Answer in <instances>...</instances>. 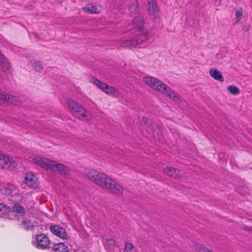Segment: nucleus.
<instances>
[{"mask_svg": "<svg viewBox=\"0 0 252 252\" xmlns=\"http://www.w3.org/2000/svg\"><path fill=\"white\" fill-rule=\"evenodd\" d=\"M148 10L150 17L152 19H156L158 17L159 9L156 0H148Z\"/></svg>", "mask_w": 252, "mask_h": 252, "instance_id": "9d476101", "label": "nucleus"}, {"mask_svg": "<svg viewBox=\"0 0 252 252\" xmlns=\"http://www.w3.org/2000/svg\"><path fill=\"white\" fill-rule=\"evenodd\" d=\"M148 121H149V120L147 118L143 117L142 120V123L144 124H146L147 123H148Z\"/></svg>", "mask_w": 252, "mask_h": 252, "instance_id": "7c9ffc66", "label": "nucleus"}, {"mask_svg": "<svg viewBox=\"0 0 252 252\" xmlns=\"http://www.w3.org/2000/svg\"><path fill=\"white\" fill-rule=\"evenodd\" d=\"M12 210L17 217L24 216L25 213V208L19 204L14 205Z\"/></svg>", "mask_w": 252, "mask_h": 252, "instance_id": "a211bd4d", "label": "nucleus"}, {"mask_svg": "<svg viewBox=\"0 0 252 252\" xmlns=\"http://www.w3.org/2000/svg\"><path fill=\"white\" fill-rule=\"evenodd\" d=\"M16 190V187L11 184L6 185L0 189V191L2 193L6 195L11 194L12 195Z\"/></svg>", "mask_w": 252, "mask_h": 252, "instance_id": "2eb2a0df", "label": "nucleus"}, {"mask_svg": "<svg viewBox=\"0 0 252 252\" xmlns=\"http://www.w3.org/2000/svg\"><path fill=\"white\" fill-rule=\"evenodd\" d=\"M32 65L33 67L37 71H40L43 69V67L41 64L40 63L37 61H32Z\"/></svg>", "mask_w": 252, "mask_h": 252, "instance_id": "a878e982", "label": "nucleus"}, {"mask_svg": "<svg viewBox=\"0 0 252 252\" xmlns=\"http://www.w3.org/2000/svg\"><path fill=\"white\" fill-rule=\"evenodd\" d=\"M19 165L18 163L13 158L0 152V166L4 169L12 171Z\"/></svg>", "mask_w": 252, "mask_h": 252, "instance_id": "0eeeda50", "label": "nucleus"}, {"mask_svg": "<svg viewBox=\"0 0 252 252\" xmlns=\"http://www.w3.org/2000/svg\"><path fill=\"white\" fill-rule=\"evenodd\" d=\"M138 3L136 1L133 2L129 7L130 11L133 14H136L138 11Z\"/></svg>", "mask_w": 252, "mask_h": 252, "instance_id": "b1692460", "label": "nucleus"}, {"mask_svg": "<svg viewBox=\"0 0 252 252\" xmlns=\"http://www.w3.org/2000/svg\"><path fill=\"white\" fill-rule=\"evenodd\" d=\"M0 99L14 105L17 104L19 100V98L17 96H11L10 94L1 92H0Z\"/></svg>", "mask_w": 252, "mask_h": 252, "instance_id": "4468645a", "label": "nucleus"}, {"mask_svg": "<svg viewBox=\"0 0 252 252\" xmlns=\"http://www.w3.org/2000/svg\"><path fill=\"white\" fill-rule=\"evenodd\" d=\"M50 230L54 235L63 240L68 238V235L65 229L59 225L51 226Z\"/></svg>", "mask_w": 252, "mask_h": 252, "instance_id": "1a4fd4ad", "label": "nucleus"}, {"mask_svg": "<svg viewBox=\"0 0 252 252\" xmlns=\"http://www.w3.org/2000/svg\"><path fill=\"white\" fill-rule=\"evenodd\" d=\"M115 246V242L112 239H110L106 241L105 248L108 250H112Z\"/></svg>", "mask_w": 252, "mask_h": 252, "instance_id": "5701e85b", "label": "nucleus"}, {"mask_svg": "<svg viewBox=\"0 0 252 252\" xmlns=\"http://www.w3.org/2000/svg\"><path fill=\"white\" fill-rule=\"evenodd\" d=\"M67 105L76 117L82 121H86L90 118V114L81 105L72 99L67 101Z\"/></svg>", "mask_w": 252, "mask_h": 252, "instance_id": "39448f33", "label": "nucleus"}, {"mask_svg": "<svg viewBox=\"0 0 252 252\" xmlns=\"http://www.w3.org/2000/svg\"><path fill=\"white\" fill-rule=\"evenodd\" d=\"M144 22L140 15L136 16L132 20L133 28L137 29V36L132 40H123L121 46L126 48H134L145 41L148 38L147 30L143 28Z\"/></svg>", "mask_w": 252, "mask_h": 252, "instance_id": "f03ea898", "label": "nucleus"}, {"mask_svg": "<svg viewBox=\"0 0 252 252\" xmlns=\"http://www.w3.org/2000/svg\"><path fill=\"white\" fill-rule=\"evenodd\" d=\"M227 89L231 94L234 95L240 93L238 88L233 85L229 86Z\"/></svg>", "mask_w": 252, "mask_h": 252, "instance_id": "393cba45", "label": "nucleus"}, {"mask_svg": "<svg viewBox=\"0 0 252 252\" xmlns=\"http://www.w3.org/2000/svg\"><path fill=\"white\" fill-rule=\"evenodd\" d=\"M21 226L26 230H31L35 226L36 222L31 216H24L22 219Z\"/></svg>", "mask_w": 252, "mask_h": 252, "instance_id": "9b49d317", "label": "nucleus"}, {"mask_svg": "<svg viewBox=\"0 0 252 252\" xmlns=\"http://www.w3.org/2000/svg\"><path fill=\"white\" fill-rule=\"evenodd\" d=\"M8 210V207L4 204L0 203V213H5Z\"/></svg>", "mask_w": 252, "mask_h": 252, "instance_id": "c85d7f7f", "label": "nucleus"}, {"mask_svg": "<svg viewBox=\"0 0 252 252\" xmlns=\"http://www.w3.org/2000/svg\"><path fill=\"white\" fill-rule=\"evenodd\" d=\"M195 249L198 252H212L206 248L204 246L201 244H195Z\"/></svg>", "mask_w": 252, "mask_h": 252, "instance_id": "4be33fe9", "label": "nucleus"}, {"mask_svg": "<svg viewBox=\"0 0 252 252\" xmlns=\"http://www.w3.org/2000/svg\"><path fill=\"white\" fill-rule=\"evenodd\" d=\"M26 185L31 188H36L38 186L37 177L33 174H28L25 178Z\"/></svg>", "mask_w": 252, "mask_h": 252, "instance_id": "ddd939ff", "label": "nucleus"}, {"mask_svg": "<svg viewBox=\"0 0 252 252\" xmlns=\"http://www.w3.org/2000/svg\"><path fill=\"white\" fill-rule=\"evenodd\" d=\"M33 163L39 165L47 170H51L60 174H67L69 172L68 168L62 164L57 163L55 161L43 157H37L32 159Z\"/></svg>", "mask_w": 252, "mask_h": 252, "instance_id": "20e7f679", "label": "nucleus"}, {"mask_svg": "<svg viewBox=\"0 0 252 252\" xmlns=\"http://www.w3.org/2000/svg\"><path fill=\"white\" fill-rule=\"evenodd\" d=\"M12 196L13 197L14 200L15 201L19 202H23L22 192H19L17 188L16 191L14 192Z\"/></svg>", "mask_w": 252, "mask_h": 252, "instance_id": "aec40b11", "label": "nucleus"}, {"mask_svg": "<svg viewBox=\"0 0 252 252\" xmlns=\"http://www.w3.org/2000/svg\"><path fill=\"white\" fill-rule=\"evenodd\" d=\"M93 82L94 84L106 94L115 96L118 94V91L114 88L109 86L98 79L94 78L93 79Z\"/></svg>", "mask_w": 252, "mask_h": 252, "instance_id": "6e6552de", "label": "nucleus"}, {"mask_svg": "<svg viewBox=\"0 0 252 252\" xmlns=\"http://www.w3.org/2000/svg\"><path fill=\"white\" fill-rule=\"evenodd\" d=\"M23 203H27L32 199V193L30 192L22 191Z\"/></svg>", "mask_w": 252, "mask_h": 252, "instance_id": "412c9836", "label": "nucleus"}, {"mask_svg": "<svg viewBox=\"0 0 252 252\" xmlns=\"http://www.w3.org/2000/svg\"><path fill=\"white\" fill-rule=\"evenodd\" d=\"M52 252H68L67 246L63 243L55 244L52 248Z\"/></svg>", "mask_w": 252, "mask_h": 252, "instance_id": "dca6fc26", "label": "nucleus"}, {"mask_svg": "<svg viewBox=\"0 0 252 252\" xmlns=\"http://www.w3.org/2000/svg\"><path fill=\"white\" fill-rule=\"evenodd\" d=\"M125 252H135V249L132 244L126 243L125 244Z\"/></svg>", "mask_w": 252, "mask_h": 252, "instance_id": "bb28decb", "label": "nucleus"}, {"mask_svg": "<svg viewBox=\"0 0 252 252\" xmlns=\"http://www.w3.org/2000/svg\"><path fill=\"white\" fill-rule=\"evenodd\" d=\"M164 172L169 176H171L174 178H178L179 179H182V176L184 174V172L183 170L170 167H166L164 168Z\"/></svg>", "mask_w": 252, "mask_h": 252, "instance_id": "f8f14e48", "label": "nucleus"}, {"mask_svg": "<svg viewBox=\"0 0 252 252\" xmlns=\"http://www.w3.org/2000/svg\"><path fill=\"white\" fill-rule=\"evenodd\" d=\"M243 12L241 9H239L236 10L235 16L236 17L237 22L241 20L242 17Z\"/></svg>", "mask_w": 252, "mask_h": 252, "instance_id": "cd10ccee", "label": "nucleus"}, {"mask_svg": "<svg viewBox=\"0 0 252 252\" xmlns=\"http://www.w3.org/2000/svg\"><path fill=\"white\" fill-rule=\"evenodd\" d=\"M32 245L37 249H49L50 241L48 236L44 233H39L32 237Z\"/></svg>", "mask_w": 252, "mask_h": 252, "instance_id": "423d86ee", "label": "nucleus"}, {"mask_svg": "<svg viewBox=\"0 0 252 252\" xmlns=\"http://www.w3.org/2000/svg\"><path fill=\"white\" fill-rule=\"evenodd\" d=\"M143 80L147 85L169 97L174 101L177 103L180 102V97L178 94L157 78L147 76L143 77Z\"/></svg>", "mask_w": 252, "mask_h": 252, "instance_id": "7ed1b4c3", "label": "nucleus"}, {"mask_svg": "<svg viewBox=\"0 0 252 252\" xmlns=\"http://www.w3.org/2000/svg\"><path fill=\"white\" fill-rule=\"evenodd\" d=\"M83 10L86 13H98L99 9L96 5L93 4H88L87 6L83 8Z\"/></svg>", "mask_w": 252, "mask_h": 252, "instance_id": "6ab92c4d", "label": "nucleus"}, {"mask_svg": "<svg viewBox=\"0 0 252 252\" xmlns=\"http://www.w3.org/2000/svg\"><path fill=\"white\" fill-rule=\"evenodd\" d=\"M14 123L17 125H19L22 126H27V125H25L23 122H21V121L19 122L17 120H15V121H14Z\"/></svg>", "mask_w": 252, "mask_h": 252, "instance_id": "c756f323", "label": "nucleus"}, {"mask_svg": "<svg viewBox=\"0 0 252 252\" xmlns=\"http://www.w3.org/2000/svg\"><path fill=\"white\" fill-rule=\"evenodd\" d=\"M87 175L89 179L104 189L116 194H121L123 188L106 174L96 170H90Z\"/></svg>", "mask_w": 252, "mask_h": 252, "instance_id": "f257e3e1", "label": "nucleus"}, {"mask_svg": "<svg viewBox=\"0 0 252 252\" xmlns=\"http://www.w3.org/2000/svg\"><path fill=\"white\" fill-rule=\"evenodd\" d=\"M210 76L215 80L220 82H223L224 78L220 72L216 68H212L209 71Z\"/></svg>", "mask_w": 252, "mask_h": 252, "instance_id": "f3484780", "label": "nucleus"}, {"mask_svg": "<svg viewBox=\"0 0 252 252\" xmlns=\"http://www.w3.org/2000/svg\"><path fill=\"white\" fill-rule=\"evenodd\" d=\"M246 229V230H247V229H248H248H249V230H250V229L249 228H248V227H246V229Z\"/></svg>", "mask_w": 252, "mask_h": 252, "instance_id": "2f4dec72", "label": "nucleus"}]
</instances>
